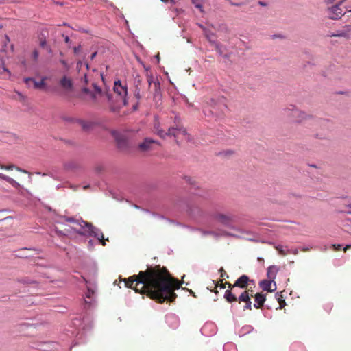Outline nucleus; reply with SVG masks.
Returning a JSON list of instances; mask_svg holds the SVG:
<instances>
[{
  "label": "nucleus",
  "mask_w": 351,
  "mask_h": 351,
  "mask_svg": "<svg viewBox=\"0 0 351 351\" xmlns=\"http://www.w3.org/2000/svg\"><path fill=\"white\" fill-rule=\"evenodd\" d=\"M123 281L126 287L145 294L159 303L173 302L177 298L175 290L181 285V282L171 276L165 267L160 265L148 267L145 271H141L137 275Z\"/></svg>",
  "instance_id": "obj_1"
},
{
  "label": "nucleus",
  "mask_w": 351,
  "mask_h": 351,
  "mask_svg": "<svg viewBox=\"0 0 351 351\" xmlns=\"http://www.w3.org/2000/svg\"><path fill=\"white\" fill-rule=\"evenodd\" d=\"M209 109L204 110V114L207 117H212L215 119H223L226 115L228 108L227 99L223 96L212 98L208 103Z\"/></svg>",
  "instance_id": "obj_2"
},
{
  "label": "nucleus",
  "mask_w": 351,
  "mask_h": 351,
  "mask_svg": "<svg viewBox=\"0 0 351 351\" xmlns=\"http://www.w3.org/2000/svg\"><path fill=\"white\" fill-rule=\"evenodd\" d=\"M287 118L289 121L293 123H304L305 124H315L317 120L311 115L306 114L304 112L298 109H287Z\"/></svg>",
  "instance_id": "obj_3"
},
{
  "label": "nucleus",
  "mask_w": 351,
  "mask_h": 351,
  "mask_svg": "<svg viewBox=\"0 0 351 351\" xmlns=\"http://www.w3.org/2000/svg\"><path fill=\"white\" fill-rule=\"evenodd\" d=\"M154 132L156 133L162 138H165L166 136H174L176 138L178 133H181L184 135H186L187 132L184 128H178L174 127H169L167 132H165L161 128V124L157 118H155L154 122Z\"/></svg>",
  "instance_id": "obj_4"
},
{
  "label": "nucleus",
  "mask_w": 351,
  "mask_h": 351,
  "mask_svg": "<svg viewBox=\"0 0 351 351\" xmlns=\"http://www.w3.org/2000/svg\"><path fill=\"white\" fill-rule=\"evenodd\" d=\"M93 91H90L87 88H84L82 91L84 93L89 94L95 104H100L104 101H110L112 96L108 92H104L97 84H93Z\"/></svg>",
  "instance_id": "obj_5"
},
{
  "label": "nucleus",
  "mask_w": 351,
  "mask_h": 351,
  "mask_svg": "<svg viewBox=\"0 0 351 351\" xmlns=\"http://www.w3.org/2000/svg\"><path fill=\"white\" fill-rule=\"evenodd\" d=\"M82 223L84 224H80L81 228L83 230L77 231V233L81 235H85L88 234L89 236H93L96 237L102 244V245H105V239L102 232H101L97 228L94 227L91 223H88L86 221H82Z\"/></svg>",
  "instance_id": "obj_6"
},
{
  "label": "nucleus",
  "mask_w": 351,
  "mask_h": 351,
  "mask_svg": "<svg viewBox=\"0 0 351 351\" xmlns=\"http://www.w3.org/2000/svg\"><path fill=\"white\" fill-rule=\"evenodd\" d=\"M114 93L119 98L117 99V101L120 104L126 106L128 104L127 95H128V88L126 84H122L119 80L114 82Z\"/></svg>",
  "instance_id": "obj_7"
},
{
  "label": "nucleus",
  "mask_w": 351,
  "mask_h": 351,
  "mask_svg": "<svg viewBox=\"0 0 351 351\" xmlns=\"http://www.w3.org/2000/svg\"><path fill=\"white\" fill-rule=\"evenodd\" d=\"M344 0L340 1L337 4L329 7L326 10L328 18L332 20L340 19L346 13L341 8V5Z\"/></svg>",
  "instance_id": "obj_8"
},
{
  "label": "nucleus",
  "mask_w": 351,
  "mask_h": 351,
  "mask_svg": "<svg viewBox=\"0 0 351 351\" xmlns=\"http://www.w3.org/2000/svg\"><path fill=\"white\" fill-rule=\"evenodd\" d=\"M160 146V143L151 138H145L144 141L139 143L138 149L141 152H147L154 150L156 147Z\"/></svg>",
  "instance_id": "obj_9"
},
{
  "label": "nucleus",
  "mask_w": 351,
  "mask_h": 351,
  "mask_svg": "<svg viewBox=\"0 0 351 351\" xmlns=\"http://www.w3.org/2000/svg\"><path fill=\"white\" fill-rule=\"evenodd\" d=\"M147 81L149 85V90L156 97L160 95V84L158 80H155L152 75H147Z\"/></svg>",
  "instance_id": "obj_10"
},
{
  "label": "nucleus",
  "mask_w": 351,
  "mask_h": 351,
  "mask_svg": "<svg viewBox=\"0 0 351 351\" xmlns=\"http://www.w3.org/2000/svg\"><path fill=\"white\" fill-rule=\"evenodd\" d=\"M351 35V25H346L341 28L328 34L330 37H340L348 38Z\"/></svg>",
  "instance_id": "obj_11"
},
{
  "label": "nucleus",
  "mask_w": 351,
  "mask_h": 351,
  "mask_svg": "<svg viewBox=\"0 0 351 351\" xmlns=\"http://www.w3.org/2000/svg\"><path fill=\"white\" fill-rule=\"evenodd\" d=\"M214 218L216 221L226 226H230L234 221V217L232 215L218 213L214 216Z\"/></svg>",
  "instance_id": "obj_12"
},
{
  "label": "nucleus",
  "mask_w": 351,
  "mask_h": 351,
  "mask_svg": "<svg viewBox=\"0 0 351 351\" xmlns=\"http://www.w3.org/2000/svg\"><path fill=\"white\" fill-rule=\"evenodd\" d=\"M255 286V282L254 280H250L249 277L245 274L241 276L233 284V287H240L242 289H247V287L250 285Z\"/></svg>",
  "instance_id": "obj_13"
},
{
  "label": "nucleus",
  "mask_w": 351,
  "mask_h": 351,
  "mask_svg": "<svg viewBox=\"0 0 351 351\" xmlns=\"http://www.w3.org/2000/svg\"><path fill=\"white\" fill-rule=\"evenodd\" d=\"M251 295L248 291H243L238 298V301L239 303L241 302H245V306L243 307L244 310H252V302H251Z\"/></svg>",
  "instance_id": "obj_14"
},
{
  "label": "nucleus",
  "mask_w": 351,
  "mask_h": 351,
  "mask_svg": "<svg viewBox=\"0 0 351 351\" xmlns=\"http://www.w3.org/2000/svg\"><path fill=\"white\" fill-rule=\"evenodd\" d=\"M60 85L62 88L66 93L73 91V84L72 80L70 77L66 76L62 77L60 80Z\"/></svg>",
  "instance_id": "obj_15"
},
{
  "label": "nucleus",
  "mask_w": 351,
  "mask_h": 351,
  "mask_svg": "<svg viewBox=\"0 0 351 351\" xmlns=\"http://www.w3.org/2000/svg\"><path fill=\"white\" fill-rule=\"evenodd\" d=\"M259 285L263 291L272 292L276 289V285L274 283V281L271 280H261L259 283Z\"/></svg>",
  "instance_id": "obj_16"
},
{
  "label": "nucleus",
  "mask_w": 351,
  "mask_h": 351,
  "mask_svg": "<svg viewBox=\"0 0 351 351\" xmlns=\"http://www.w3.org/2000/svg\"><path fill=\"white\" fill-rule=\"evenodd\" d=\"M254 299L255 303L254 304V306L256 308H260L264 304V302L265 301V295L262 293H257L254 295Z\"/></svg>",
  "instance_id": "obj_17"
},
{
  "label": "nucleus",
  "mask_w": 351,
  "mask_h": 351,
  "mask_svg": "<svg viewBox=\"0 0 351 351\" xmlns=\"http://www.w3.org/2000/svg\"><path fill=\"white\" fill-rule=\"evenodd\" d=\"M45 77H43L40 82L34 81L32 78L30 77H27L25 79V83H27L29 81H34V88L37 89H42L45 86Z\"/></svg>",
  "instance_id": "obj_18"
},
{
  "label": "nucleus",
  "mask_w": 351,
  "mask_h": 351,
  "mask_svg": "<svg viewBox=\"0 0 351 351\" xmlns=\"http://www.w3.org/2000/svg\"><path fill=\"white\" fill-rule=\"evenodd\" d=\"M0 179L5 180L6 182H8L9 184H10L14 188L20 187V184L16 181H15L13 178H10L5 174L0 173Z\"/></svg>",
  "instance_id": "obj_19"
},
{
  "label": "nucleus",
  "mask_w": 351,
  "mask_h": 351,
  "mask_svg": "<svg viewBox=\"0 0 351 351\" xmlns=\"http://www.w3.org/2000/svg\"><path fill=\"white\" fill-rule=\"evenodd\" d=\"M224 298L228 302H237L238 298L236 297L235 294H234L231 290H226L224 294Z\"/></svg>",
  "instance_id": "obj_20"
},
{
  "label": "nucleus",
  "mask_w": 351,
  "mask_h": 351,
  "mask_svg": "<svg viewBox=\"0 0 351 351\" xmlns=\"http://www.w3.org/2000/svg\"><path fill=\"white\" fill-rule=\"evenodd\" d=\"M277 273V269L274 266H270L267 269V277L269 280H273L275 278Z\"/></svg>",
  "instance_id": "obj_21"
},
{
  "label": "nucleus",
  "mask_w": 351,
  "mask_h": 351,
  "mask_svg": "<svg viewBox=\"0 0 351 351\" xmlns=\"http://www.w3.org/2000/svg\"><path fill=\"white\" fill-rule=\"evenodd\" d=\"M0 169H4V170H13L14 169H16L19 171H23L24 173H27L26 171H22L19 167L14 166V165H4L0 164Z\"/></svg>",
  "instance_id": "obj_22"
},
{
  "label": "nucleus",
  "mask_w": 351,
  "mask_h": 351,
  "mask_svg": "<svg viewBox=\"0 0 351 351\" xmlns=\"http://www.w3.org/2000/svg\"><path fill=\"white\" fill-rule=\"evenodd\" d=\"M79 124L83 128L84 130H88L93 125V123L90 122L85 121L84 120H79Z\"/></svg>",
  "instance_id": "obj_23"
},
{
  "label": "nucleus",
  "mask_w": 351,
  "mask_h": 351,
  "mask_svg": "<svg viewBox=\"0 0 351 351\" xmlns=\"http://www.w3.org/2000/svg\"><path fill=\"white\" fill-rule=\"evenodd\" d=\"M192 3L195 5V8L199 9V10L203 12L204 10L202 9V5L200 2V0H192Z\"/></svg>",
  "instance_id": "obj_24"
},
{
  "label": "nucleus",
  "mask_w": 351,
  "mask_h": 351,
  "mask_svg": "<svg viewBox=\"0 0 351 351\" xmlns=\"http://www.w3.org/2000/svg\"><path fill=\"white\" fill-rule=\"evenodd\" d=\"M94 293H95L93 289H91L90 288L88 287L87 291L86 292V294H85L86 298L91 300Z\"/></svg>",
  "instance_id": "obj_25"
},
{
  "label": "nucleus",
  "mask_w": 351,
  "mask_h": 351,
  "mask_svg": "<svg viewBox=\"0 0 351 351\" xmlns=\"http://www.w3.org/2000/svg\"><path fill=\"white\" fill-rule=\"evenodd\" d=\"M39 56V53L37 49H34L32 53V58L34 62H37Z\"/></svg>",
  "instance_id": "obj_26"
},
{
  "label": "nucleus",
  "mask_w": 351,
  "mask_h": 351,
  "mask_svg": "<svg viewBox=\"0 0 351 351\" xmlns=\"http://www.w3.org/2000/svg\"><path fill=\"white\" fill-rule=\"evenodd\" d=\"M278 301L280 304V309L285 306V301L282 299V295H280V297L278 298Z\"/></svg>",
  "instance_id": "obj_27"
},
{
  "label": "nucleus",
  "mask_w": 351,
  "mask_h": 351,
  "mask_svg": "<svg viewBox=\"0 0 351 351\" xmlns=\"http://www.w3.org/2000/svg\"><path fill=\"white\" fill-rule=\"evenodd\" d=\"M253 287H254V286L252 285V284H250L247 287V289H245V290L244 291H248V293H250V295L251 296H253V294H254Z\"/></svg>",
  "instance_id": "obj_28"
},
{
  "label": "nucleus",
  "mask_w": 351,
  "mask_h": 351,
  "mask_svg": "<svg viewBox=\"0 0 351 351\" xmlns=\"http://www.w3.org/2000/svg\"><path fill=\"white\" fill-rule=\"evenodd\" d=\"M286 228H287V230H293L295 229V225L294 224L293 222L290 221L289 224L287 225Z\"/></svg>",
  "instance_id": "obj_29"
},
{
  "label": "nucleus",
  "mask_w": 351,
  "mask_h": 351,
  "mask_svg": "<svg viewBox=\"0 0 351 351\" xmlns=\"http://www.w3.org/2000/svg\"><path fill=\"white\" fill-rule=\"evenodd\" d=\"M219 272L221 273V277H222V278L226 277L227 278L229 277L223 267L220 268Z\"/></svg>",
  "instance_id": "obj_30"
},
{
  "label": "nucleus",
  "mask_w": 351,
  "mask_h": 351,
  "mask_svg": "<svg viewBox=\"0 0 351 351\" xmlns=\"http://www.w3.org/2000/svg\"><path fill=\"white\" fill-rule=\"evenodd\" d=\"M346 206L348 208H349V210H342L341 212L351 214V204H346Z\"/></svg>",
  "instance_id": "obj_31"
},
{
  "label": "nucleus",
  "mask_w": 351,
  "mask_h": 351,
  "mask_svg": "<svg viewBox=\"0 0 351 351\" xmlns=\"http://www.w3.org/2000/svg\"><path fill=\"white\" fill-rule=\"evenodd\" d=\"M80 50H81V45H78L73 48V52L75 54H77L80 51Z\"/></svg>",
  "instance_id": "obj_32"
},
{
  "label": "nucleus",
  "mask_w": 351,
  "mask_h": 351,
  "mask_svg": "<svg viewBox=\"0 0 351 351\" xmlns=\"http://www.w3.org/2000/svg\"><path fill=\"white\" fill-rule=\"evenodd\" d=\"M62 36L64 38V42L67 44H70L71 40L69 37L68 36H64V34H62Z\"/></svg>",
  "instance_id": "obj_33"
},
{
  "label": "nucleus",
  "mask_w": 351,
  "mask_h": 351,
  "mask_svg": "<svg viewBox=\"0 0 351 351\" xmlns=\"http://www.w3.org/2000/svg\"><path fill=\"white\" fill-rule=\"evenodd\" d=\"M223 280H222V279L219 280V282H220L219 287L221 289H225L226 286V282L225 283H223Z\"/></svg>",
  "instance_id": "obj_34"
},
{
  "label": "nucleus",
  "mask_w": 351,
  "mask_h": 351,
  "mask_svg": "<svg viewBox=\"0 0 351 351\" xmlns=\"http://www.w3.org/2000/svg\"><path fill=\"white\" fill-rule=\"evenodd\" d=\"M258 4L261 6H267V3L265 1H258Z\"/></svg>",
  "instance_id": "obj_35"
},
{
  "label": "nucleus",
  "mask_w": 351,
  "mask_h": 351,
  "mask_svg": "<svg viewBox=\"0 0 351 351\" xmlns=\"http://www.w3.org/2000/svg\"><path fill=\"white\" fill-rule=\"evenodd\" d=\"M40 45L42 47H45V45H46V41L45 40H41L40 43Z\"/></svg>",
  "instance_id": "obj_36"
},
{
  "label": "nucleus",
  "mask_w": 351,
  "mask_h": 351,
  "mask_svg": "<svg viewBox=\"0 0 351 351\" xmlns=\"http://www.w3.org/2000/svg\"><path fill=\"white\" fill-rule=\"evenodd\" d=\"M336 0H326L325 2L327 5L333 3Z\"/></svg>",
  "instance_id": "obj_37"
},
{
  "label": "nucleus",
  "mask_w": 351,
  "mask_h": 351,
  "mask_svg": "<svg viewBox=\"0 0 351 351\" xmlns=\"http://www.w3.org/2000/svg\"><path fill=\"white\" fill-rule=\"evenodd\" d=\"M332 246L335 247V250H339L341 247V244H338V245H332Z\"/></svg>",
  "instance_id": "obj_38"
},
{
  "label": "nucleus",
  "mask_w": 351,
  "mask_h": 351,
  "mask_svg": "<svg viewBox=\"0 0 351 351\" xmlns=\"http://www.w3.org/2000/svg\"><path fill=\"white\" fill-rule=\"evenodd\" d=\"M345 8H346V11H347L348 12H350V13H351V6H350V5H346V6H345Z\"/></svg>",
  "instance_id": "obj_39"
},
{
  "label": "nucleus",
  "mask_w": 351,
  "mask_h": 351,
  "mask_svg": "<svg viewBox=\"0 0 351 351\" xmlns=\"http://www.w3.org/2000/svg\"><path fill=\"white\" fill-rule=\"evenodd\" d=\"M226 285H228V288L232 289L233 288H234L235 287H233L231 283L228 282H226Z\"/></svg>",
  "instance_id": "obj_40"
},
{
  "label": "nucleus",
  "mask_w": 351,
  "mask_h": 351,
  "mask_svg": "<svg viewBox=\"0 0 351 351\" xmlns=\"http://www.w3.org/2000/svg\"><path fill=\"white\" fill-rule=\"evenodd\" d=\"M230 4L232 5H236V6H241L242 5L241 3H233V2H230Z\"/></svg>",
  "instance_id": "obj_41"
},
{
  "label": "nucleus",
  "mask_w": 351,
  "mask_h": 351,
  "mask_svg": "<svg viewBox=\"0 0 351 351\" xmlns=\"http://www.w3.org/2000/svg\"><path fill=\"white\" fill-rule=\"evenodd\" d=\"M96 56H97V52H94L93 53H92V55L90 56V59L93 60Z\"/></svg>",
  "instance_id": "obj_42"
},
{
  "label": "nucleus",
  "mask_w": 351,
  "mask_h": 351,
  "mask_svg": "<svg viewBox=\"0 0 351 351\" xmlns=\"http://www.w3.org/2000/svg\"><path fill=\"white\" fill-rule=\"evenodd\" d=\"M351 247V244H348V245H346L344 247H343V250L346 252L348 248L350 247Z\"/></svg>",
  "instance_id": "obj_43"
},
{
  "label": "nucleus",
  "mask_w": 351,
  "mask_h": 351,
  "mask_svg": "<svg viewBox=\"0 0 351 351\" xmlns=\"http://www.w3.org/2000/svg\"><path fill=\"white\" fill-rule=\"evenodd\" d=\"M67 221L69 222H75V220L73 218H69Z\"/></svg>",
  "instance_id": "obj_44"
},
{
  "label": "nucleus",
  "mask_w": 351,
  "mask_h": 351,
  "mask_svg": "<svg viewBox=\"0 0 351 351\" xmlns=\"http://www.w3.org/2000/svg\"><path fill=\"white\" fill-rule=\"evenodd\" d=\"M135 95H136V97L138 99H140V98H141V95H140L139 92L136 93H135Z\"/></svg>",
  "instance_id": "obj_45"
},
{
  "label": "nucleus",
  "mask_w": 351,
  "mask_h": 351,
  "mask_svg": "<svg viewBox=\"0 0 351 351\" xmlns=\"http://www.w3.org/2000/svg\"><path fill=\"white\" fill-rule=\"evenodd\" d=\"M84 82L86 83L87 82V77L86 75H84Z\"/></svg>",
  "instance_id": "obj_46"
},
{
  "label": "nucleus",
  "mask_w": 351,
  "mask_h": 351,
  "mask_svg": "<svg viewBox=\"0 0 351 351\" xmlns=\"http://www.w3.org/2000/svg\"><path fill=\"white\" fill-rule=\"evenodd\" d=\"M24 282H25V283L29 284V283H32V282H30V281H29V280H28V281L25 280V281H24Z\"/></svg>",
  "instance_id": "obj_47"
},
{
  "label": "nucleus",
  "mask_w": 351,
  "mask_h": 351,
  "mask_svg": "<svg viewBox=\"0 0 351 351\" xmlns=\"http://www.w3.org/2000/svg\"><path fill=\"white\" fill-rule=\"evenodd\" d=\"M171 3L172 4H175V3H176V1H175L174 0H171Z\"/></svg>",
  "instance_id": "obj_48"
},
{
  "label": "nucleus",
  "mask_w": 351,
  "mask_h": 351,
  "mask_svg": "<svg viewBox=\"0 0 351 351\" xmlns=\"http://www.w3.org/2000/svg\"><path fill=\"white\" fill-rule=\"evenodd\" d=\"M164 3H167L169 0H161Z\"/></svg>",
  "instance_id": "obj_49"
},
{
  "label": "nucleus",
  "mask_w": 351,
  "mask_h": 351,
  "mask_svg": "<svg viewBox=\"0 0 351 351\" xmlns=\"http://www.w3.org/2000/svg\"><path fill=\"white\" fill-rule=\"evenodd\" d=\"M88 187H89V186H88V185H87V186H84V189H88Z\"/></svg>",
  "instance_id": "obj_50"
},
{
  "label": "nucleus",
  "mask_w": 351,
  "mask_h": 351,
  "mask_svg": "<svg viewBox=\"0 0 351 351\" xmlns=\"http://www.w3.org/2000/svg\"><path fill=\"white\" fill-rule=\"evenodd\" d=\"M61 62H62L63 64L66 65V62H65L64 60H62Z\"/></svg>",
  "instance_id": "obj_51"
},
{
  "label": "nucleus",
  "mask_w": 351,
  "mask_h": 351,
  "mask_svg": "<svg viewBox=\"0 0 351 351\" xmlns=\"http://www.w3.org/2000/svg\"><path fill=\"white\" fill-rule=\"evenodd\" d=\"M85 302H86V304H90V303H91V302H88V301H85Z\"/></svg>",
  "instance_id": "obj_52"
},
{
  "label": "nucleus",
  "mask_w": 351,
  "mask_h": 351,
  "mask_svg": "<svg viewBox=\"0 0 351 351\" xmlns=\"http://www.w3.org/2000/svg\"><path fill=\"white\" fill-rule=\"evenodd\" d=\"M293 253H296L297 252V250H295L293 251H292Z\"/></svg>",
  "instance_id": "obj_53"
},
{
  "label": "nucleus",
  "mask_w": 351,
  "mask_h": 351,
  "mask_svg": "<svg viewBox=\"0 0 351 351\" xmlns=\"http://www.w3.org/2000/svg\"><path fill=\"white\" fill-rule=\"evenodd\" d=\"M11 49H12V50H13V45H11Z\"/></svg>",
  "instance_id": "obj_54"
},
{
  "label": "nucleus",
  "mask_w": 351,
  "mask_h": 351,
  "mask_svg": "<svg viewBox=\"0 0 351 351\" xmlns=\"http://www.w3.org/2000/svg\"><path fill=\"white\" fill-rule=\"evenodd\" d=\"M188 182H191V180H190V179H189V180H188ZM190 183H191V184H193L192 182H190Z\"/></svg>",
  "instance_id": "obj_55"
}]
</instances>
